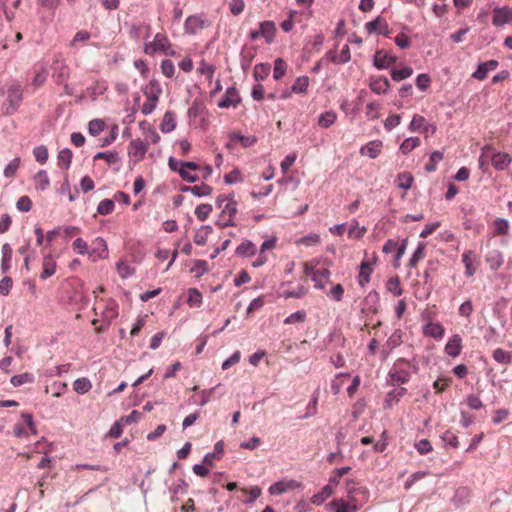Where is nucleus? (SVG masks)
<instances>
[{"label":"nucleus","instance_id":"nucleus-1","mask_svg":"<svg viewBox=\"0 0 512 512\" xmlns=\"http://www.w3.org/2000/svg\"><path fill=\"white\" fill-rule=\"evenodd\" d=\"M23 93V86L16 79L7 81L1 87L0 94L4 97L2 110L5 115H13L19 109L24 98Z\"/></svg>","mask_w":512,"mask_h":512},{"label":"nucleus","instance_id":"nucleus-2","mask_svg":"<svg viewBox=\"0 0 512 512\" xmlns=\"http://www.w3.org/2000/svg\"><path fill=\"white\" fill-rule=\"evenodd\" d=\"M143 51L148 56L163 54L166 56H175L176 52L165 32H158L151 41L144 43Z\"/></svg>","mask_w":512,"mask_h":512},{"label":"nucleus","instance_id":"nucleus-3","mask_svg":"<svg viewBox=\"0 0 512 512\" xmlns=\"http://www.w3.org/2000/svg\"><path fill=\"white\" fill-rule=\"evenodd\" d=\"M143 94L146 97V101L141 106V112L144 115H149L156 109L159 98L162 94V87L157 80H151L149 84L143 88Z\"/></svg>","mask_w":512,"mask_h":512},{"label":"nucleus","instance_id":"nucleus-4","mask_svg":"<svg viewBox=\"0 0 512 512\" xmlns=\"http://www.w3.org/2000/svg\"><path fill=\"white\" fill-rule=\"evenodd\" d=\"M236 213L237 202L235 200H228L227 203L221 208V214L217 225L221 228L235 226L234 218Z\"/></svg>","mask_w":512,"mask_h":512},{"label":"nucleus","instance_id":"nucleus-5","mask_svg":"<svg viewBox=\"0 0 512 512\" xmlns=\"http://www.w3.org/2000/svg\"><path fill=\"white\" fill-rule=\"evenodd\" d=\"M70 76V68L64 59H55L52 64V78L57 84H64Z\"/></svg>","mask_w":512,"mask_h":512},{"label":"nucleus","instance_id":"nucleus-6","mask_svg":"<svg viewBox=\"0 0 512 512\" xmlns=\"http://www.w3.org/2000/svg\"><path fill=\"white\" fill-rule=\"evenodd\" d=\"M22 418L26 424V426L22 424H16L14 426V435L18 438L29 437V435H36L37 428L33 421V417L29 413H23Z\"/></svg>","mask_w":512,"mask_h":512},{"label":"nucleus","instance_id":"nucleus-7","mask_svg":"<svg viewBox=\"0 0 512 512\" xmlns=\"http://www.w3.org/2000/svg\"><path fill=\"white\" fill-rule=\"evenodd\" d=\"M209 25V21L203 18L202 16L192 15L186 19L184 23V29L186 33L195 35L202 31L204 28L208 27Z\"/></svg>","mask_w":512,"mask_h":512},{"label":"nucleus","instance_id":"nucleus-8","mask_svg":"<svg viewBox=\"0 0 512 512\" xmlns=\"http://www.w3.org/2000/svg\"><path fill=\"white\" fill-rule=\"evenodd\" d=\"M276 243V237H270L269 239L265 240L261 245L258 257L253 261L252 266L257 268L266 264L268 260L266 252L273 250L276 247Z\"/></svg>","mask_w":512,"mask_h":512},{"label":"nucleus","instance_id":"nucleus-9","mask_svg":"<svg viewBox=\"0 0 512 512\" xmlns=\"http://www.w3.org/2000/svg\"><path fill=\"white\" fill-rule=\"evenodd\" d=\"M365 30L369 34H371V33H378V34H382L384 36H389L390 35V29H389L388 23L381 16H378L373 21L367 22L365 24Z\"/></svg>","mask_w":512,"mask_h":512},{"label":"nucleus","instance_id":"nucleus-10","mask_svg":"<svg viewBox=\"0 0 512 512\" xmlns=\"http://www.w3.org/2000/svg\"><path fill=\"white\" fill-rule=\"evenodd\" d=\"M512 22V9L508 6L493 10L492 23L494 26H503Z\"/></svg>","mask_w":512,"mask_h":512},{"label":"nucleus","instance_id":"nucleus-11","mask_svg":"<svg viewBox=\"0 0 512 512\" xmlns=\"http://www.w3.org/2000/svg\"><path fill=\"white\" fill-rule=\"evenodd\" d=\"M397 61V57L386 50H377L374 55V65L378 69H386Z\"/></svg>","mask_w":512,"mask_h":512},{"label":"nucleus","instance_id":"nucleus-12","mask_svg":"<svg viewBox=\"0 0 512 512\" xmlns=\"http://www.w3.org/2000/svg\"><path fill=\"white\" fill-rule=\"evenodd\" d=\"M148 151L147 143L141 139H134L128 145V155L137 161L144 159Z\"/></svg>","mask_w":512,"mask_h":512},{"label":"nucleus","instance_id":"nucleus-13","mask_svg":"<svg viewBox=\"0 0 512 512\" xmlns=\"http://www.w3.org/2000/svg\"><path fill=\"white\" fill-rule=\"evenodd\" d=\"M490 161L496 170H505L512 162V157L506 152H496L492 148Z\"/></svg>","mask_w":512,"mask_h":512},{"label":"nucleus","instance_id":"nucleus-14","mask_svg":"<svg viewBox=\"0 0 512 512\" xmlns=\"http://www.w3.org/2000/svg\"><path fill=\"white\" fill-rule=\"evenodd\" d=\"M445 328L439 322L429 321L423 326V335L439 341L444 337Z\"/></svg>","mask_w":512,"mask_h":512},{"label":"nucleus","instance_id":"nucleus-15","mask_svg":"<svg viewBox=\"0 0 512 512\" xmlns=\"http://www.w3.org/2000/svg\"><path fill=\"white\" fill-rule=\"evenodd\" d=\"M240 102V97L235 87L227 88L223 98L219 101L218 106L221 108L236 107Z\"/></svg>","mask_w":512,"mask_h":512},{"label":"nucleus","instance_id":"nucleus-16","mask_svg":"<svg viewBox=\"0 0 512 512\" xmlns=\"http://www.w3.org/2000/svg\"><path fill=\"white\" fill-rule=\"evenodd\" d=\"M498 65L499 62L494 59L481 63L477 70L472 74V77L479 81H483L487 78V75L490 71L497 69Z\"/></svg>","mask_w":512,"mask_h":512},{"label":"nucleus","instance_id":"nucleus-17","mask_svg":"<svg viewBox=\"0 0 512 512\" xmlns=\"http://www.w3.org/2000/svg\"><path fill=\"white\" fill-rule=\"evenodd\" d=\"M376 261V256L373 257V262L363 261L360 265L359 274H358V284L361 287H364L370 281V276L373 272V264Z\"/></svg>","mask_w":512,"mask_h":512},{"label":"nucleus","instance_id":"nucleus-18","mask_svg":"<svg viewBox=\"0 0 512 512\" xmlns=\"http://www.w3.org/2000/svg\"><path fill=\"white\" fill-rule=\"evenodd\" d=\"M289 284H290L289 282L281 284L280 292H279L280 297H283L284 299H289V298L300 299V298H303L308 293V289L303 285H299L294 290L286 289V286H288Z\"/></svg>","mask_w":512,"mask_h":512},{"label":"nucleus","instance_id":"nucleus-19","mask_svg":"<svg viewBox=\"0 0 512 512\" xmlns=\"http://www.w3.org/2000/svg\"><path fill=\"white\" fill-rule=\"evenodd\" d=\"M300 484L295 480L279 481L270 486L269 492L272 495H280L298 488Z\"/></svg>","mask_w":512,"mask_h":512},{"label":"nucleus","instance_id":"nucleus-20","mask_svg":"<svg viewBox=\"0 0 512 512\" xmlns=\"http://www.w3.org/2000/svg\"><path fill=\"white\" fill-rule=\"evenodd\" d=\"M462 350V338L458 334L452 335L445 345V352L447 355L455 358L460 355Z\"/></svg>","mask_w":512,"mask_h":512},{"label":"nucleus","instance_id":"nucleus-21","mask_svg":"<svg viewBox=\"0 0 512 512\" xmlns=\"http://www.w3.org/2000/svg\"><path fill=\"white\" fill-rule=\"evenodd\" d=\"M56 268H57V263H56L54 257L50 254L45 255L43 257L42 272L40 274V278L42 280H46V279L50 278L51 276H53L55 274Z\"/></svg>","mask_w":512,"mask_h":512},{"label":"nucleus","instance_id":"nucleus-22","mask_svg":"<svg viewBox=\"0 0 512 512\" xmlns=\"http://www.w3.org/2000/svg\"><path fill=\"white\" fill-rule=\"evenodd\" d=\"M47 77L48 70L44 65H40L39 67L35 68L34 76L30 84L32 87V92H35L37 89L42 87L45 84Z\"/></svg>","mask_w":512,"mask_h":512},{"label":"nucleus","instance_id":"nucleus-23","mask_svg":"<svg viewBox=\"0 0 512 512\" xmlns=\"http://www.w3.org/2000/svg\"><path fill=\"white\" fill-rule=\"evenodd\" d=\"M485 260L488 263L490 269L496 271L504 263V256L499 249H492L486 254Z\"/></svg>","mask_w":512,"mask_h":512},{"label":"nucleus","instance_id":"nucleus-24","mask_svg":"<svg viewBox=\"0 0 512 512\" xmlns=\"http://www.w3.org/2000/svg\"><path fill=\"white\" fill-rule=\"evenodd\" d=\"M358 494H347L344 501L349 505H355L358 511L369 499V490H359Z\"/></svg>","mask_w":512,"mask_h":512},{"label":"nucleus","instance_id":"nucleus-25","mask_svg":"<svg viewBox=\"0 0 512 512\" xmlns=\"http://www.w3.org/2000/svg\"><path fill=\"white\" fill-rule=\"evenodd\" d=\"M139 126L143 131V135L145 137L144 142L147 143V146L150 143L156 144L160 141V135L147 121L140 122Z\"/></svg>","mask_w":512,"mask_h":512},{"label":"nucleus","instance_id":"nucleus-26","mask_svg":"<svg viewBox=\"0 0 512 512\" xmlns=\"http://www.w3.org/2000/svg\"><path fill=\"white\" fill-rule=\"evenodd\" d=\"M382 141L380 140H374L368 142L364 147L361 148L360 152L361 154H365L371 159H375L378 157V155L382 151Z\"/></svg>","mask_w":512,"mask_h":512},{"label":"nucleus","instance_id":"nucleus-27","mask_svg":"<svg viewBox=\"0 0 512 512\" xmlns=\"http://www.w3.org/2000/svg\"><path fill=\"white\" fill-rule=\"evenodd\" d=\"M276 27L273 21H263L259 25V34L265 38L267 43H271L275 36Z\"/></svg>","mask_w":512,"mask_h":512},{"label":"nucleus","instance_id":"nucleus-28","mask_svg":"<svg viewBox=\"0 0 512 512\" xmlns=\"http://www.w3.org/2000/svg\"><path fill=\"white\" fill-rule=\"evenodd\" d=\"M328 507L333 512H357L355 505H349L344 501V498H335L329 504Z\"/></svg>","mask_w":512,"mask_h":512},{"label":"nucleus","instance_id":"nucleus-29","mask_svg":"<svg viewBox=\"0 0 512 512\" xmlns=\"http://www.w3.org/2000/svg\"><path fill=\"white\" fill-rule=\"evenodd\" d=\"M298 22H300L299 12L296 10H289L287 12V18L281 22L280 27L284 32H290Z\"/></svg>","mask_w":512,"mask_h":512},{"label":"nucleus","instance_id":"nucleus-30","mask_svg":"<svg viewBox=\"0 0 512 512\" xmlns=\"http://www.w3.org/2000/svg\"><path fill=\"white\" fill-rule=\"evenodd\" d=\"M370 89L376 94H384L390 87L389 80L386 77H377L371 80Z\"/></svg>","mask_w":512,"mask_h":512},{"label":"nucleus","instance_id":"nucleus-31","mask_svg":"<svg viewBox=\"0 0 512 512\" xmlns=\"http://www.w3.org/2000/svg\"><path fill=\"white\" fill-rule=\"evenodd\" d=\"M475 254L473 251L469 250L462 254V262L465 265V275L467 277H472L476 272V267L474 266Z\"/></svg>","mask_w":512,"mask_h":512},{"label":"nucleus","instance_id":"nucleus-32","mask_svg":"<svg viewBox=\"0 0 512 512\" xmlns=\"http://www.w3.org/2000/svg\"><path fill=\"white\" fill-rule=\"evenodd\" d=\"M104 322L110 324L118 317V305L115 301H108L105 309L102 312Z\"/></svg>","mask_w":512,"mask_h":512},{"label":"nucleus","instance_id":"nucleus-33","mask_svg":"<svg viewBox=\"0 0 512 512\" xmlns=\"http://www.w3.org/2000/svg\"><path fill=\"white\" fill-rule=\"evenodd\" d=\"M256 252V246L249 240H244L236 249V255L242 257L254 256Z\"/></svg>","mask_w":512,"mask_h":512},{"label":"nucleus","instance_id":"nucleus-34","mask_svg":"<svg viewBox=\"0 0 512 512\" xmlns=\"http://www.w3.org/2000/svg\"><path fill=\"white\" fill-rule=\"evenodd\" d=\"M330 270L328 268H318L315 275H313V281L315 282V288L323 289L326 282L330 277Z\"/></svg>","mask_w":512,"mask_h":512},{"label":"nucleus","instance_id":"nucleus-35","mask_svg":"<svg viewBox=\"0 0 512 512\" xmlns=\"http://www.w3.org/2000/svg\"><path fill=\"white\" fill-rule=\"evenodd\" d=\"M176 127V119L175 115L171 111H167L162 119V122L160 124V129L163 133H169L173 131Z\"/></svg>","mask_w":512,"mask_h":512},{"label":"nucleus","instance_id":"nucleus-36","mask_svg":"<svg viewBox=\"0 0 512 512\" xmlns=\"http://www.w3.org/2000/svg\"><path fill=\"white\" fill-rule=\"evenodd\" d=\"M493 359L502 365L512 364V352L506 351L502 348H497L493 351Z\"/></svg>","mask_w":512,"mask_h":512},{"label":"nucleus","instance_id":"nucleus-37","mask_svg":"<svg viewBox=\"0 0 512 512\" xmlns=\"http://www.w3.org/2000/svg\"><path fill=\"white\" fill-rule=\"evenodd\" d=\"M212 232V227L209 225L201 226L194 235V242L199 246H203L207 243L208 236Z\"/></svg>","mask_w":512,"mask_h":512},{"label":"nucleus","instance_id":"nucleus-38","mask_svg":"<svg viewBox=\"0 0 512 512\" xmlns=\"http://www.w3.org/2000/svg\"><path fill=\"white\" fill-rule=\"evenodd\" d=\"M333 494V489L330 484L325 485L320 492L313 495L311 502L315 505H321Z\"/></svg>","mask_w":512,"mask_h":512},{"label":"nucleus","instance_id":"nucleus-39","mask_svg":"<svg viewBox=\"0 0 512 512\" xmlns=\"http://www.w3.org/2000/svg\"><path fill=\"white\" fill-rule=\"evenodd\" d=\"M309 77L308 76H300L298 77L291 87V92L296 94H304L307 92L309 87Z\"/></svg>","mask_w":512,"mask_h":512},{"label":"nucleus","instance_id":"nucleus-40","mask_svg":"<svg viewBox=\"0 0 512 512\" xmlns=\"http://www.w3.org/2000/svg\"><path fill=\"white\" fill-rule=\"evenodd\" d=\"M337 120V114L332 111H326L318 117V125L321 128H328L333 125Z\"/></svg>","mask_w":512,"mask_h":512},{"label":"nucleus","instance_id":"nucleus-41","mask_svg":"<svg viewBox=\"0 0 512 512\" xmlns=\"http://www.w3.org/2000/svg\"><path fill=\"white\" fill-rule=\"evenodd\" d=\"M411 132H416L423 130L425 132L428 131V125L426 124V119L418 114H415L408 126Z\"/></svg>","mask_w":512,"mask_h":512},{"label":"nucleus","instance_id":"nucleus-42","mask_svg":"<svg viewBox=\"0 0 512 512\" xmlns=\"http://www.w3.org/2000/svg\"><path fill=\"white\" fill-rule=\"evenodd\" d=\"M72 151L68 148L62 149L58 153V166L62 169L67 170L70 167L71 161H72Z\"/></svg>","mask_w":512,"mask_h":512},{"label":"nucleus","instance_id":"nucleus-43","mask_svg":"<svg viewBox=\"0 0 512 512\" xmlns=\"http://www.w3.org/2000/svg\"><path fill=\"white\" fill-rule=\"evenodd\" d=\"M420 139L418 137H410L405 139L402 144L400 145V152L404 155L409 154L411 151H413L415 148L420 146Z\"/></svg>","mask_w":512,"mask_h":512},{"label":"nucleus","instance_id":"nucleus-44","mask_svg":"<svg viewBox=\"0 0 512 512\" xmlns=\"http://www.w3.org/2000/svg\"><path fill=\"white\" fill-rule=\"evenodd\" d=\"M35 187L41 191L46 190L50 185L48 174L45 170H40L34 177Z\"/></svg>","mask_w":512,"mask_h":512},{"label":"nucleus","instance_id":"nucleus-45","mask_svg":"<svg viewBox=\"0 0 512 512\" xmlns=\"http://www.w3.org/2000/svg\"><path fill=\"white\" fill-rule=\"evenodd\" d=\"M271 71V66L268 63L257 64L254 67L253 75L257 81L264 80Z\"/></svg>","mask_w":512,"mask_h":512},{"label":"nucleus","instance_id":"nucleus-46","mask_svg":"<svg viewBox=\"0 0 512 512\" xmlns=\"http://www.w3.org/2000/svg\"><path fill=\"white\" fill-rule=\"evenodd\" d=\"M12 259V248L9 244H4L2 246V263L1 268L3 272H6L10 268V263Z\"/></svg>","mask_w":512,"mask_h":512},{"label":"nucleus","instance_id":"nucleus-47","mask_svg":"<svg viewBox=\"0 0 512 512\" xmlns=\"http://www.w3.org/2000/svg\"><path fill=\"white\" fill-rule=\"evenodd\" d=\"M494 233L497 236L509 233V222L504 218H496L493 222Z\"/></svg>","mask_w":512,"mask_h":512},{"label":"nucleus","instance_id":"nucleus-48","mask_svg":"<svg viewBox=\"0 0 512 512\" xmlns=\"http://www.w3.org/2000/svg\"><path fill=\"white\" fill-rule=\"evenodd\" d=\"M413 176L409 172H402L397 176L396 184L399 188L407 190L412 186Z\"/></svg>","mask_w":512,"mask_h":512},{"label":"nucleus","instance_id":"nucleus-49","mask_svg":"<svg viewBox=\"0 0 512 512\" xmlns=\"http://www.w3.org/2000/svg\"><path fill=\"white\" fill-rule=\"evenodd\" d=\"M386 288L395 296H400L403 293V289L401 288V283L398 276L389 278L386 283Z\"/></svg>","mask_w":512,"mask_h":512},{"label":"nucleus","instance_id":"nucleus-50","mask_svg":"<svg viewBox=\"0 0 512 512\" xmlns=\"http://www.w3.org/2000/svg\"><path fill=\"white\" fill-rule=\"evenodd\" d=\"M99 159L105 160L108 164H115L120 161L119 154L116 151L99 152L94 156V160Z\"/></svg>","mask_w":512,"mask_h":512},{"label":"nucleus","instance_id":"nucleus-51","mask_svg":"<svg viewBox=\"0 0 512 512\" xmlns=\"http://www.w3.org/2000/svg\"><path fill=\"white\" fill-rule=\"evenodd\" d=\"M73 388L74 390L79 393V394H85L87 393L91 388H92V384L91 382L83 377V378H78L74 381L73 383Z\"/></svg>","mask_w":512,"mask_h":512},{"label":"nucleus","instance_id":"nucleus-52","mask_svg":"<svg viewBox=\"0 0 512 512\" xmlns=\"http://www.w3.org/2000/svg\"><path fill=\"white\" fill-rule=\"evenodd\" d=\"M287 63L282 58H277L274 61L273 78L280 80L286 73Z\"/></svg>","mask_w":512,"mask_h":512},{"label":"nucleus","instance_id":"nucleus-53","mask_svg":"<svg viewBox=\"0 0 512 512\" xmlns=\"http://www.w3.org/2000/svg\"><path fill=\"white\" fill-rule=\"evenodd\" d=\"M187 303L190 307H199L202 303V294L196 288H190Z\"/></svg>","mask_w":512,"mask_h":512},{"label":"nucleus","instance_id":"nucleus-54","mask_svg":"<svg viewBox=\"0 0 512 512\" xmlns=\"http://www.w3.org/2000/svg\"><path fill=\"white\" fill-rule=\"evenodd\" d=\"M34 381V376L31 373H23L20 375H15L11 378L10 382L14 387L21 386L23 384L32 383Z\"/></svg>","mask_w":512,"mask_h":512},{"label":"nucleus","instance_id":"nucleus-55","mask_svg":"<svg viewBox=\"0 0 512 512\" xmlns=\"http://www.w3.org/2000/svg\"><path fill=\"white\" fill-rule=\"evenodd\" d=\"M425 243H419L418 247L414 251L412 257L409 260V266L416 267L418 262L425 257Z\"/></svg>","mask_w":512,"mask_h":512},{"label":"nucleus","instance_id":"nucleus-56","mask_svg":"<svg viewBox=\"0 0 512 512\" xmlns=\"http://www.w3.org/2000/svg\"><path fill=\"white\" fill-rule=\"evenodd\" d=\"M413 74V69L411 67H404L402 69H393L391 71V77L394 81H401Z\"/></svg>","mask_w":512,"mask_h":512},{"label":"nucleus","instance_id":"nucleus-57","mask_svg":"<svg viewBox=\"0 0 512 512\" xmlns=\"http://www.w3.org/2000/svg\"><path fill=\"white\" fill-rule=\"evenodd\" d=\"M491 152H492V147L485 146L482 149V153L479 157V160H478L479 168L482 169L484 172L487 171L488 163H489L490 157H491Z\"/></svg>","mask_w":512,"mask_h":512},{"label":"nucleus","instance_id":"nucleus-58","mask_svg":"<svg viewBox=\"0 0 512 512\" xmlns=\"http://www.w3.org/2000/svg\"><path fill=\"white\" fill-rule=\"evenodd\" d=\"M241 492L249 496L248 499L244 500L245 503H253L258 497H260L262 491L258 486H252L250 488H241Z\"/></svg>","mask_w":512,"mask_h":512},{"label":"nucleus","instance_id":"nucleus-59","mask_svg":"<svg viewBox=\"0 0 512 512\" xmlns=\"http://www.w3.org/2000/svg\"><path fill=\"white\" fill-rule=\"evenodd\" d=\"M213 208L210 204H200L195 209V216L198 220L204 221L208 218Z\"/></svg>","mask_w":512,"mask_h":512},{"label":"nucleus","instance_id":"nucleus-60","mask_svg":"<svg viewBox=\"0 0 512 512\" xmlns=\"http://www.w3.org/2000/svg\"><path fill=\"white\" fill-rule=\"evenodd\" d=\"M212 187L207 184H200V185H194L190 189V193H192L194 196L202 197V196H208L212 193Z\"/></svg>","mask_w":512,"mask_h":512},{"label":"nucleus","instance_id":"nucleus-61","mask_svg":"<svg viewBox=\"0 0 512 512\" xmlns=\"http://www.w3.org/2000/svg\"><path fill=\"white\" fill-rule=\"evenodd\" d=\"M350 470L351 468L349 466L334 469L329 478L330 485H338L340 482V478L346 475Z\"/></svg>","mask_w":512,"mask_h":512},{"label":"nucleus","instance_id":"nucleus-62","mask_svg":"<svg viewBox=\"0 0 512 512\" xmlns=\"http://www.w3.org/2000/svg\"><path fill=\"white\" fill-rule=\"evenodd\" d=\"M105 127V123L100 119H93L88 124V131L91 135H99Z\"/></svg>","mask_w":512,"mask_h":512},{"label":"nucleus","instance_id":"nucleus-63","mask_svg":"<svg viewBox=\"0 0 512 512\" xmlns=\"http://www.w3.org/2000/svg\"><path fill=\"white\" fill-rule=\"evenodd\" d=\"M366 231V227H360L358 222H355L348 230V237L352 239H360L365 235Z\"/></svg>","mask_w":512,"mask_h":512},{"label":"nucleus","instance_id":"nucleus-64","mask_svg":"<svg viewBox=\"0 0 512 512\" xmlns=\"http://www.w3.org/2000/svg\"><path fill=\"white\" fill-rule=\"evenodd\" d=\"M114 210V202L111 199L102 200L97 207V212L100 215H108Z\"/></svg>","mask_w":512,"mask_h":512}]
</instances>
